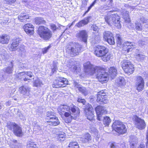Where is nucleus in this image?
I'll return each mask as SVG.
<instances>
[{
    "label": "nucleus",
    "mask_w": 148,
    "mask_h": 148,
    "mask_svg": "<svg viewBox=\"0 0 148 148\" xmlns=\"http://www.w3.org/2000/svg\"><path fill=\"white\" fill-rule=\"evenodd\" d=\"M140 20L143 23H146L148 22V19H146L143 17H141L140 18Z\"/></svg>",
    "instance_id": "58"
},
{
    "label": "nucleus",
    "mask_w": 148,
    "mask_h": 148,
    "mask_svg": "<svg viewBox=\"0 0 148 148\" xmlns=\"http://www.w3.org/2000/svg\"><path fill=\"white\" fill-rule=\"evenodd\" d=\"M135 57L138 61H140L143 59L145 57V56L142 54H138L136 55Z\"/></svg>",
    "instance_id": "49"
},
{
    "label": "nucleus",
    "mask_w": 148,
    "mask_h": 148,
    "mask_svg": "<svg viewBox=\"0 0 148 148\" xmlns=\"http://www.w3.org/2000/svg\"><path fill=\"white\" fill-rule=\"evenodd\" d=\"M68 84V81L66 79L60 77L55 80L52 86L55 88L65 87Z\"/></svg>",
    "instance_id": "8"
},
{
    "label": "nucleus",
    "mask_w": 148,
    "mask_h": 148,
    "mask_svg": "<svg viewBox=\"0 0 148 148\" xmlns=\"http://www.w3.org/2000/svg\"><path fill=\"white\" fill-rule=\"evenodd\" d=\"M58 139L59 140H62L61 139L64 138H65V135L64 133L63 132H60L59 133L57 134Z\"/></svg>",
    "instance_id": "45"
},
{
    "label": "nucleus",
    "mask_w": 148,
    "mask_h": 148,
    "mask_svg": "<svg viewBox=\"0 0 148 148\" xmlns=\"http://www.w3.org/2000/svg\"><path fill=\"white\" fill-rule=\"evenodd\" d=\"M91 139V136L88 133H86L81 138V140L84 143H86L90 141Z\"/></svg>",
    "instance_id": "27"
},
{
    "label": "nucleus",
    "mask_w": 148,
    "mask_h": 148,
    "mask_svg": "<svg viewBox=\"0 0 148 148\" xmlns=\"http://www.w3.org/2000/svg\"><path fill=\"white\" fill-rule=\"evenodd\" d=\"M110 148H116V143H111L110 144Z\"/></svg>",
    "instance_id": "60"
},
{
    "label": "nucleus",
    "mask_w": 148,
    "mask_h": 148,
    "mask_svg": "<svg viewBox=\"0 0 148 148\" xmlns=\"http://www.w3.org/2000/svg\"><path fill=\"white\" fill-rule=\"evenodd\" d=\"M135 125L138 129L142 130L145 127L146 124L143 119L136 116L135 117Z\"/></svg>",
    "instance_id": "15"
},
{
    "label": "nucleus",
    "mask_w": 148,
    "mask_h": 148,
    "mask_svg": "<svg viewBox=\"0 0 148 148\" xmlns=\"http://www.w3.org/2000/svg\"><path fill=\"white\" fill-rule=\"evenodd\" d=\"M134 43L133 42H130L128 41L125 42L123 44V49L125 51L129 52L132 50L131 46L134 45Z\"/></svg>",
    "instance_id": "22"
},
{
    "label": "nucleus",
    "mask_w": 148,
    "mask_h": 148,
    "mask_svg": "<svg viewBox=\"0 0 148 148\" xmlns=\"http://www.w3.org/2000/svg\"><path fill=\"white\" fill-rule=\"evenodd\" d=\"M12 44L11 45V49L12 51H14L16 49V47L18 45L19 40L18 38H16V39L14 40H13Z\"/></svg>",
    "instance_id": "29"
},
{
    "label": "nucleus",
    "mask_w": 148,
    "mask_h": 148,
    "mask_svg": "<svg viewBox=\"0 0 148 148\" xmlns=\"http://www.w3.org/2000/svg\"><path fill=\"white\" fill-rule=\"evenodd\" d=\"M111 120L109 117L107 116L103 117V122L106 126H108Z\"/></svg>",
    "instance_id": "37"
},
{
    "label": "nucleus",
    "mask_w": 148,
    "mask_h": 148,
    "mask_svg": "<svg viewBox=\"0 0 148 148\" xmlns=\"http://www.w3.org/2000/svg\"><path fill=\"white\" fill-rule=\"evenodd\" d=\"M109 75L103 70H99L97 75V78L101 82L106 81L108 79Z\"/></svg>",
    "instance_id": "11"
},
{
    "label": "nucleus",
    "mask_w": 148,
    "mask_h": 148,
    "mask_svg": "<svg viewBox=\"0 0 148 148\" xmlns=\"http://www.w3.org/2000/svg\"><path fill=\"white\" fill-rule=\"evenodd\" d=\"M97 0H95L92 3V4L88 8V9L87 10L85 13L84 14L83 16H84L86 14V13L88 12L89 11V10L91 9L92 6H93L95 4V3H97Z\"/></svg>",
    "instance_id": "50"
},
{
    "label": "nucleus",
    "mask_w": 148,
    "mask_h": 148,
    "mask_svg": "<svg viewBox=\"0 0 148 148\" xmlns=\"http://www.w3.org/2000/svg\"><path fill=\"white\" fill-rule=\"evenodd\" d=\"M12 147L14 148H23L22 146L18 142L17 140H12Z\"/></svg>",
    "instance_id": "34"
},
{
    "label": "nucleus",
    "mask_w": 148,
    "mask_h": 148,
    "mask_svg": "<svg viewBox=\"0 0 148 148\" xmlns=\"http://www.w3.org/2000/svg\"><path fill=\"white\" fill-rule=\"evenodd\" d=\"M18 19L21 22H25L26 20L29 18V16L27 14L21 15L18 17Z\"/></svg>",
    "instance_id": "35"
},
{
    "label": "nucleus",
    "mask_w": 148,
    "mask_h": 148,
    "mask_svg": "<svg viewBox=\"0 0 148 148\" xmlns=\"http://www.w3.org/2000/svg\"><path fill=\"white\" fill-rule=\"evenodd\" d=\"M100 37L99 35L93 36L91 40V42L93 43H97L100 41Z\"/></svg>",
    "instance_id": "33"
},
{
    "label": "nucleus",
    "mask_w": 148,
    "mask_h": 148,
    "mask_svg": "<svg viewBox=\"0 0 148 148\" xmlns=\"http://www.w3.org/2000/svg\"><path fill=\"white\" fill-rule=\"evenodd\" d=\"M33 84L34 86L36 87L40 86L42 84V82L38 78H37L34 81Z\"/></svg>",
    "instance_id": "43"
},
{
    "label": "nucleus",
    "mask_w": 148,
    "mask_h": 148,
    "mask_svg": "<svg viewBox=\"0 0 148 148\" xmlns=\"http://www.w3.org/2000/svg\"><path fill=\"white\" fill-rule=\"evenodd\" d=\"M51 29L53 30V32L55 31L57 29L56 26L55 24H51Z\"/></svg>",
    "instance_id": "57"
},
{
    "label": "nucleus",
    "mask_w": 148,
    "mask_h": 148,
    "mask_svg": "<svg viewBox=\"0 0 148 148\" xmlns=\"http://www.w3.org/2000/svg\"><path fill=\"white\" fill-rule=\"evenodd\" d=\"M74 85L75 87L77 88L79 91L81 92L84 95H87L88 93V91L86 88L84 87H82L81 85H79L78 83L75 82Z\"/></svg>",
    "instance_id": "20"
},
{
    "label": "nucleus",
    "mask_w": 148,
    "mask_h": 148,
    "mask_svg": "<svg viewBox=\"0 0 148 148\" xmlns=\"http://www.w3.org/2000/svg\"><path fill=\"white\" fill-rule=\"evenodd\" d=\"M116 82L120 85V86L123 85L125 83L124 79L122 77H120L116 80Z\"/></svg>",
    "instance_id": "39"
},
{
    "label": "nucleus",
    "mask_w": 148,
    "mask_h": 148,
    "mask_svg": "<svg viewBox=\"0 0 148 148\" xmlns=\"http://www.w3.org/2000/svg\"><path fill=\"white\" fill-rule=\"evenodd\" d=\"M69 108L67 106L61 105L58 109V111L60 115H64L65 112H68L70 110Z\"/></svg>",
    "instance_id": "21"
},
{
    "label": "nucleus",
    "mask_w": 148,
    "mask_h": 148,
    "mask_svg": "<svg viewBox=\"0 0 148 148\" xmlns=\"http://www.w3.org/2000/svg\"><path fill=\"white\" fill-rule=\"evenodd\" d=\"M107 93L104 91H101L97 93V101L101 104L106 103L108 102Z\"/></svg>",
    "instance_id": "10"
},
{
    "label": "nucleus",
    "mask_w": 148,
    "mask_h": 148,
    "mask_svg": "<svg viewBox=\"0 0 148 148\" xmlns=\"http://www.w3.org/2000/svg\"><path fill=\"white\" fill-rule=\"evenodd\" d=\"M98 120L101 121L102 117L101 116V114H106L107 113L106 108L102 106H98L95 108Z\"/></svg>",
    "instance_id": "14"
},
{
    "label": "nucleus",
    "mask_w": 148,
    "mask_h": 148,
    "mask_svg": "<svg viewBox=\"0 0 148 148\" xmlns=\"http://www.w3.org/2000/svg\"><path fill=\"white\" fill-rule=\"evenodd\" d=\"M77 37L81 39L84 42H87L88 37L87 33L86 30H82L80 31L76 34Z\"/></svg>",
    "instance_id": "16"
},
{
    "label": "nucleus",
    "mask_w": 148,
    "mask_h": 148,
    "mask_svg": "<svg viewBox=\"0 0 148 148\" xmlns=\"http://www.w3.org/2000/svg\"><path fill=\"white\" fill-rule=\"evenodd\" d=\"M145 44V42L144 41H142V40H140L138 41V44L139 46H143Z\"/></svg>",
    "instance_id": "62"
},
{
    "label": "nucleus",
    "mask_w": 148,
    "mask_h": 148,
    "mask_svg": "<svg viewBox=\"0 0 148 148\" xmlns=\"http://www.w3.org/2000/svg\"><path fill=\"white\" fill-rule=\"evenodd\" d=\"M69 148H79L78 144L76 142H71L68 146Z\"/></svg>",
    "instance_id": "42"
},
{
    "label": "nucleus",
    "mask_w": 148,
    "mask_h": 148,
    "mask_svg": "<svg viewBox=\"0 0 148 148\" xmlns=\"http://www.w3.org/2000/svg\"><path fill=\"white\" fill-rule=\"evenodd\" d=\"M9 40V36L7 34H3L0 36V41L1 44H7Z\"/></svg>",
    "instance_id": "25"
},
{
    "label": "nucleus",
    "mask_w": 148,
    "mask_h": 148,
    "mask_svg": "<svg viewBox=\"0 0 148 148\" xmlns=\"http://www.w3.org/2000/svg\"><path fill=\"white\" fill-rule=\"evenodd\" d=\"M81 46L78 43H71L66 47V52L72 56L78 55L80 52Z\"/></svg>",
    "instance_id": "3"
},
{
    "label": "nucleus",
    "mask_w": 148,
    "mask_h": 148,
    "mask_svg": "<svg viewBox=\"0 0 148 148\" xmlns=\"http://www.w3.org/2000/svg\"><path fill=\"white\" fill-rule=\"evenodd\" d=\"M103 38L105 40L107 39V38L113 35L112 33L108 31H105L103 33Z\"/></svg>",
    "instance_id": "38"
},
{
    "label": "nucleus",
    "mask_w": 148,
    "mask_h": 148,
    "mask_svg": "<svg viewBox=\"0 0 148 148\" xmlns=\"http://www.w3.org/2000/svg\"><path fill=\"white\" fill-rule=\"evenodd\" d=\"M27 67V63H20L19 65V67L22 69H24L26 68Z\"/></svg>",
    "instance_id": "55"
},
{
    "label": "nucleus",
    "mask_w": 148,
    "mask_h": 148,
    "mask_svg": "<svg viewBox=\"0 0 148 148\" xmlns=\"http://www.w3.org/2000/svg\"><path fill=\"white\" fill-rule=\"evenodd\" d=\"M109 76L112 79H113L117 74L116 68L114 67H110L109 70Z\"/></svg>",
    "instance_id": "23"
},
{
    "label": "nucleus",
    "mask_w": 148,
    "mask_h": 148,
    "mask_svg": "<svg viewBox=\"0 0 148 148\" xmlns=\"http://www.w3.org/2000/svg\"><path fill=\"white\" fill-rule=\"evenodd\" d=\"M122 68L127 73L132 74L134 71L133 65L128 60H123L122 62Z\"/></svg>",
    "instance_id": "7"
},
{
    "label": "nucleus",
    "mask_w": 148,
    "mask_h": 148,
    "mask_svg": "<svg viewBox=\"0 0 148 148\" xmlns=\"http://www.w3.org/2000/svg\"><path fill=\"white\" fill-rule=\"evenodd\" d=\"M34 26L31 23H27L23 27L26 33L30 35H32L34 33Z\"/></svg>",
    "instance_id": "17"
},
{
    "label": "nucleus",
    "mask_w": 148,
    "mask_h": 148,
    "mask_svg": "<svg viewBox=\"0 0 148 148\" xmlns=\"http://www.w3.org/2000/svg\"><path fill=\"white\" fill-rule=\"evenodd\" d=\"M76 64H77V63L75 62L73 60H71L68 62L67 66L70 69L72 67H73Z\"/></svg>",
    "instance_id": "46"
},
{
    "label": "nucleus",
    "mask_w": 148,
    "mask_h": 148,
    "mask_svg": "<svg viewBox=\"0 0 148 148\" xmlns=\"http://www.w3.org/2000/svg\"><path fill=\"white\" fill-rule=\"evenodd\" d=\"M128 13L129 12L127 11L123 14L124 19L126 22L129 23L130 21Z\"/></svg>",
    "instance_id": "40"
},
{
    "label": "nucleus",
    "mask_w": 148,
    "mask_h": 148,
    "mask_svg": "<svg viewBox=\"0 0 148 148\" xmlns=\"http://www.w3.org/2000/svg\"><path fill=\"white\" fill-rule=\"evenodd\" d=\"M110 45H113L115 44L114 39L113 36H111L107 39L105 40Z\"/></svg>",
    "instance_id": "41"
},
{
    "label": "nucleus",
    "mask_w": 148,
    "mask_h": 148,
    "mask_svg": "<svg viewBox=\"0 0 148 148\" xmlns=\"http://www.w3.org/2000/svg\"><path fill=\"white\" fill-rule=\"evenodd\" d=\"M70 110L72 112L71 113H73V114L76 117L79 115L80 113L78 108L76 106L71 108Z\"/></svg>",
    "instance_id": "31"
},
{
    "label": "nucleus",
    "mask_w": 148,
    "mask_h": 148,
    "mask_svg": "<svg viewBox=\"0 0 148 148\" xmlns=\"http://www.w3.org/2000/svg\"><path fill=\"white\" fill-rule=\"evenodd\" d=\"M77 101L79 103H82L83 105L85 104V101L84 99H82L81 97H79L78 98Z\"/></svg>",
    "instance_id": "53"
},
{
    "label": "nucleus",
    "mask_w": 148,
    "mask_h": 148,
    "mask_svg": "<svg viewBox=\"0 0 148 148\" xmlns=\"http://www.w3.org/2000/svg\"><path fill=\"white\" fill-rule=\"evenodd\" d=\"M70 69L73 72L76 73H77V72H79V69H77L76 64L73 67H72Z\"/></svg>",
    "instance_id": "51"
},
{
    "label": "nucleus",
    "mask_w": 148,
    "mask_h": 148,
    "mask_svg": "<svg viewBox=\"0 0 148 148\" xmlns=\"http://www.w3.org/2000/svg\"><path fill=\"white\" fill-rule=\"evenodd\" d=\"M114 131L119 134H122L126 133L127 130L125 125L123 124Z\"/></svg>",
    "instance_id": "26"
},
{
    "label": "nucleus",
    "mask_w": 148,
    "mask_h": 148,
    "mask_svg": "<svg viewBox=\"0 0 148 148\" xmlns=\"http://www.w3.org/2000/svg\"><path fill=\"white\" fill-rule=\"evenodd\" d=\"M38 32L40 37L46 41L48 40L52 36V32L47 27L43 26L39 27Z\"/></svg>",
    "instance_id": "4"
},
{
    "label": "nucleus",
    "mask_w": 148,
    "mask_h": 148,
    "mask_svg": "<svg viewBox=\"0 0 148 148\" xmlns=\"http://www.w3.org/2000/svg\"><path fill=\"white\" fill-rule=\"evenodd\" d=\"M7 127L9 130L12 131L16 136L18 137L22 136L23 133L22 128L15 123L8 122Z\"/></svg>",
    "instance_id": "5"
},
{
    "label": "nucleus",
    "mask_w": 148,
    "mask_h": 148,
    "mask_svg": "<svg viewBox=\"0 0 148 148\" xmlns=\"http://www.w3.org/2000/svg\"><path fill=\"white\" fill-rule=\"evenodd\" d=\"M19 74L21 75H27V76H29L30 77H32L33 76V74L31 72H22L19 73Z\"/></svg>",
    "instance_id": "47"
},
{
    "label": "nucleus",
    "mask_w": 148,
    "mask_h": 148,
    "mask_svg": "<svg viewBox=\"0 0 148 148\" xmlns=\"http://www.w3.org/2000/svg\"><path fill=\"white\" fill-rule=\"evenodd\" d=\"M65 118L64 119V121L67 123H70L73 119H75L77 118L73 114V113H71L69 111L67 112H65L64 114Z\"/></svg>",
    "instance_id": "18"
},
{
    "label": "nucleus",
    "mask_w": 148,
    "mask_h": 148,
    "mask_svg": "<svg viewBox=\"0 0 148 148\" xmlns=\"http://www.w3.org/2000/svg\"><path fill=\"white\" fill-rule=\"evenodd\" d=\"M116 36L117 37V44L118 47H120L122 43V39L121 38L120 35L119 34H117Z\"/></svg>",
    "instance_id": "48"
},
{
    "label": "nucleus",
    "mask_w": 148,
    "mask_h": 148,
    "mask_svg": "<svg viewBox=\"0 0 148 148\" xmlns=\"http://www.w3.org/2000/svg\"><path fill=\"white\" fill-rule=\"evenodd\" d=\"M130 148H136V146L134 143H130Z\"/></svg>",
    "instance_id": "64"
},
{
    "label": "nucleus",
    "mask_w": 148,
    "mask_h": 148,
    "mask_svg": "<svg viewBox=\"0 0 148 148\" xmlns=\"http://www.w3.org/2000/svg\"><path fill=\"white\" fill-rule=\"evenodd\" d=\"M135 85L136 89L138 91H140L143 89L144 82L141 77L138 76L136 77Z\"/></svg>",
    "instance_id": "13"
},
{
    "label": "nucleus",
    "mask_w": 148,
    "mask_h": 148,
    "mask_svg": "<svg viewBox=\"0 0 148 148\" xmlns=\"http://www.w3.org/2000/svg\"><path fill=\"white\" fill-rule=\"evenodd\" d=\"M82 6L83 7H85L87 5V1L86 0H83L82 1Z\"/></svg>",
    "instance_id": "59"
},
{
    "label": "nucleus",
    "mask_w": 148,
    "mask_h": 148,
    "mask_svg": "<svg viewBox=\"0 0 148 148\" xmlns=\"http://www.w3.org/2000/svg\"><path fill=\"white\" fill-rule=\"evenodd\" d=\"M84 113L88 119L90 121L93 120L94 116V111L91 106H87L84 110Z\"/></svg>",
    "instance_id": "12"
},
{
    "label": "nucleus",
    "mask_w": 148,
    "mask_h": 148,
    "mask_svg": "<svg viewBox=\"0 0 148 148\" xmlns=\"http://www.w3.org/2000/svg\"><path fill=\"white\" fill-rule=\"evenodd\" d=\"M53 68L52 69V71L54 72L57 69V66L58 62L56 61H53Z\"/></svg>",
    "instance_id": "52"
},
{
    "label": "nucleus",
    "mask_w": 148,
    "mask_h": 148,
    "mask_svg": "<svg viewBox=\"0 0 148 148\" xmlns=\"http://www.w3.org/2000/svg\"><path fill=\"white\" fill-rule=\"evenodd\" d=\"M123 123L119 121H115L113 123L112 125V127L113 130H117L118 128L121 126L122 125H123Z\"/></svg>",
    "instance_id": "28"
},
{
    "label": "nucleus",
    "mask_w": 148,
    "mask_h": 148,
    "mask_svg": "<svg viewBox=\"0 0 148 148\" xmlns=\"http://www.w3.org/2000/svg\"><path fill=\"white\" fill-rule=\"evenodd\" d=\"M104 19L105 22L110 26L114 25L117 28H121V25L120 23V16L117 14H114L106 16Z\"/></svg>",
    "instance_id": "2"
},
{
    "label": "nucleus",
    "mask_w": 148,
    "mask_h": 148,
    "mask_svg": "<svg viewBox=\"0 0 148 148\" xmlns=\"http://www.w3.org/2000/svg\"><path fill=\"white\" fill-rule=\"evenodd\" d=\"M6 3L8 5H10L16 1V0H4Z\"/></svg>",
    "instance_id": "54"
},
{
    "label": "nucleus",
    "mask_w": 148,
    "mask_h": 148,
    "mask_svg": "<svg viewBox=\"0 0 148 148\" xmlns=\"http://www.w3.org/2000/svg\"><path fill=\"white\" fill-rule=\"evenodd\" d=\"M120 147L121 148H126V144L124 142H123L120 145Z\"/></svg>",
    "instance_id": "63"
},
{
    "label": "nucleus",
    "mask_w": 148,
    "mask_h": 148,
    "mask_svg": "<svg viewBox=\"0 0 148 148\" xmlns=\"http://www.w3.org/2000/svg\"><path fill=\"white\" fill-rule=\"evenodd\" d=\"M92 28L93 30L95 31H96L98 29V27L95 25H93L92 27Z\"/></svg>",
    "instance_id": "61"
},
{
    "label": "nucleus",
    "mask_w": 148,
    "mask_h": 148,
    "mask_svg": "<svg viewBox=\"0 0 148 148\" xmlns=\"http://www.w3.org/2000/svg\"><path fill=\"white\" fill-rule=\"evenodd\" d=\"M13 66L11 64L10 66H9L7 68H4L3 70L5 72L8 73H12V71Z\"/></svg>",
    "instance_id": "44"
},
{
    "label": "nucleus",
    "mask_w": 148,
    "mask_h": 148,
    "mask_svg": "<svg viewBox=\"0 0 148 148\" xmlns=\"http://www.w3.org/2000/svg\"><path fill=\"white\" fill-rule=\"evenodd\" d=\"M108 49L103 46L98 45L96 47L94 51L95 54L98 57H101L104 62L108 61L110 58V55L108 53Z\"/></svg>",
    "instance_id": "1"
},
{
    "label": "nucleus",
    "mask_w": 148,
    "mask_h": 148,
    "mask_svg": "<svg viewBox=\"0 0 148 148\" xmlns=\"http://www.w3.org/2000/svg\"><path fill=\"white\" fill-rule=\"evenodd\" d=\"M35 22L36 24H44L46 23V21L42 18L37 17L35 19Z\"/></svg>",
    "instance_id": "32"
},
{
    "label": "nucleus",
    "mask_w": 148,
    "mask_h": 148,
    "mask_svg": "<svg viewBox=\"0 0 148 148\" xmlns=\"http://www.w3.org/2000/svg\"><path fill=\"white\" fill-rule=\"evenodd\" d=\"M46 119L48 120L47 122L51 123L50 124L52 125L57 126L60 123L58 117L54 115L53 112L50 111L47 112Z\"/></svg>",
    "instance_id": "6"
},
{
    "label": "nucleus",
    "mask_w": 148,
    "mask_h": 148,
    "mask_svg": "<svg viewBox=\"0 0 148 148\" xmlns=\"http://www.w3.org/2000/svg\"><path fill=\"white\" fill-rule=\"evenodd\" d=\"M19 90L20 93L25 96H29L30 95V88L27 86H21Z\"/></svg>",
    "instance_id": "19"
},
{
    "label": "nucleus",
    "mask_w": 148,
    "mask_h": 148,
    "mask_svg": "<svg viewBox=\"0 0 148 148\" xmlns=\"http://www.w3.org/2000/svg\"><path fill=\"white\" fill-rule=\"evenodd\" d=\"M96 69L94 66L91 64L90 62H87L84 64V71L86 74L92 75L95 72Z\"/></svg>",
    "instance_id": "9"
},
{
    "label": "nucleus",
    "mask_w": 148,
    "mask_h": 148,
    "mask_svg": "<svg viewBox=\"0 0 148 148\" xmlns=\"http://www.w3.org/2000/svg\"><path fill=\"white\" fill-rule=\"evenodd\" d=\"M51 47V45H49L47 47L45 48L42 50V53H43L45 54L46 53L47 51Z\"/></svg>",
    "instance_id": "56"
},
{
    "label": "nucleus",
    "mask_w": 148,
    "mask_h": 148,
    "mask_svg": "<svg viewBox=\"0 0 148 148\" xmlns=\"http://www.w3.org/2000/svg\"><path fill=\"white\" fill-rule=\"evenodd\" d=\"M90 18V16H88L87 18H85L84 19L82 20L77 23L76 26L78 27H80L85 25L87 24L89 22Z\"/></svg>",
    "instance_id": "24"
},
{
    "label": "nucleus",
    "mask_w": 148,
    "mask_h": 148,
    "mask_svg": "<svg viewBox=\"0 0 148 148\" xmlns=\"http://www.w3.org/2000/svg\"><path fill=\"white\" fill-rule=\"evenodd\" d=\"M18 51L19 52V53L22 56L24 57L26 56L27 52L25 49V47L23 45H21L20 47L19 48L18 50Z\"/></svg>",
    "instance_id": "30"
},
{
    "label": "nucleus",
    "mask_w": 148,
    "mask_h": 148,
    "mask_svg": "<svg viewBox=\"0 0 148 148\" xmlns=\"http://www.w3.org/2000/svg\"><path fill=\"white\" fill-rule=\"evenodd\" d=\"M134 29L138 31H141L143 29V27L140 23L138 21H136L134 25Z\"/></svg>",
    "instance_id": "36"
}]
</instances>
